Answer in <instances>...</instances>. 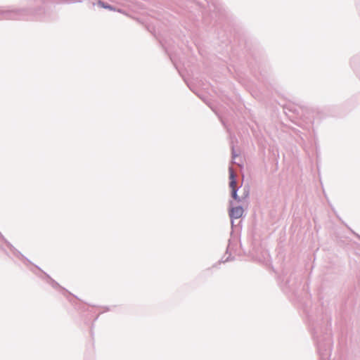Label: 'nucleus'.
I'll return each mask as SVG.
<instances>
[{
	"mask_svg": "<svg viewBox=\"0 0 360 360\" xmlns=\"http://www.w3.org/2000/svg\"><path fill=\"white\" fill-rule=\"evenodd\" d=\"M229 179L230 183L229 186L232 190H236V181L234 172L231 168L229 169Z\"/></svg>",
	"mask_w": 360,
	"mask_h": 360,
	"instance_id": "nucleus-2",
	"label": "nucleus"
},
{
	"mask_svg": "<svg viewBox=\"0 0 360 360\" xmlns=\"http://www.w3.org/2000/svg\"><path fill=\"white\" fill-rule=\"evenodd\" d=\"M243 214V209L241 207H236L231 209L230 216L232 218L238 219Z\"/></svg>",
	"mask_w": 360,
	"mask_h": 360,
	"instance_id": "nucleus-1",
	"label": "nucleus"
},
{
	"mask_svg": "<svg viewBox=\"0 0 360 360\" xmlns=\"http://www.w3.org/2000/svg\"><path fill=\"white\" fill-rule=\"evenodd\" d=\"M98 4L101 7H102V8H107V9H109V10H111V11L114 10V9H113V8H112L111 6L108 5V4H105V3H103V1H98Z\"/></svg>",
	"mask_w": 360,
	"mask_h": 360,
	"instance_id": "nucleus-3",
	"label": "nucleus"
},
{
	"mask_svg": "<svg viewBox=\"0 0 360 360\" xmlns=\"http://www.w3.org/2000/svg\"><path fill=\"white\" fill-rule=\"evenodd\" d=\"M232 196L234 199H237L236 190H232Z\"/></svg>",
	"mask_w": 360,
	"mask_h": 360,
	"instance_id": "nucleus-4",
	"label": "nucleus"
}]
</instances>
